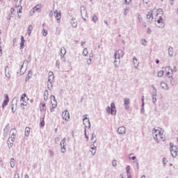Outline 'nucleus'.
Here are the masks:
<instances>
[{"label": "nucleus", "mask_w": 178, "mask_h": 178, "mask_svg": "<svg viewBox=\"0 0 178 178\" xmlns=\"http://www.w3.org/2000/svg\"><path fill=\"white\" fill-rule=\"evenodd\" d=\"M155 20L157 27L162 28L165 26V15L163 9L159 8L156 10Z\"/></svg>", "instance_id": "1"}, {"label": "nucleus", "mask_w": 178, "mask_h": 178, "mask_svg": "<svg viewBox=\"0 0 178 178\" xmlns=\"http://www.w3.org/2000/svg\"><path fill=\"white\" fill-rule=\"evenodd\" d=\"M163 133L164 131L162 128L156 127L154 128L152 130L153 137L156 141H161V140H162V141H165V140H166Z\"/></svg>", "instance_id": "2"}, {"label": "nucleus", "mask_w": 178, "mask_h": 178, "mask_svg": "<svg viewBox=\"0 0 178 178\" xmlns=\"http://www.w3.org/2000/svg\"><path fill=\"white\" fill-rule=\"evenodd\" d=\"M11 15H8L7 17V20H10L13 16H15V15H17V18L20 19L22 17V15H20V13H22L23 12V7L20 6L19 4H16L15 7L11 8L10 10Z\"/></svg>", "instance_id": "3"}, {"label": "nucleus", "mask_w": 178, "mask_h": 178, "mask_svg": "<svg viewBox=\"0 0 178 178\" xmlns=\"http://www.w3.org/2000/svg\"><path fill=\"white\" fill-rule=\"evenodd\" d=\"M20 101L21 102H22L21 103L20 106L22 109H24V107L27 106V102L29 101L27 95H26V94L24 93L20 98Z\"/></svg>", "instance_id": "4"}, {"label": "nucleus", "mask_w": 178, "mask_h": 178, "mask_svg": "<svg viewBox=\"0 0 178 178\" xmlns=\"http://www.w3.org/2000/svg\"><path fill=\"white\" fill-rule=\"evenodd\" d=\"M83 122L86 129H89V127H90L91 123L90 122V119H88V115L87 114L83 116Z\"/></svg>", "instance_id": "5"}, {"label": "nucleus", "mask_w": 178, "mask_h": 178, "mask_svg": "<svg viewBox=\"0 0 178 178\" xmlns=\"http://www.w3.org/2000/svg\"><path fill=\"white\" fill-rule=\"evenodd\" d=\"M51 102L52 108H50V112H54L55 108H56V106H58V103L56 102L55 96H54V95L51 96Z\"/></svg>", "instance_id": "6"}, {"label": "nucleus", "mask_w": 178, "mask_h": 178, "mask_svg": "<svg viewBox=\"0 0 178 178\" xmlns=\"http://www.w3.org/2000/svg\"><path fill=\"white\" fill-rule=\"evenodd\" d=\"M171 155L173 158H176L178 155V149L177 146H171L170 147Z\"/></svg>", "instance_id": "7"}, {"label": "nucleus", "mask_w": 178, "mask_h": 178, "mask_svg": "<svg viewBox=\"0 0 178 178\" xmlns=\"http://www.w3.org/2000/svg\"><path fill=\"white\" fill-rule=\"evenodd\" d=\"M54 16L57 23H60V19H62V13L58 10L54 11Z\"/></svg>", "instance_id": "8"}, {"label": "nucleus", "mask_w": 178, "mask_h": 178, "mask_svg": "<svg viewBox=\"0 0 178 178\" xmlns=\"http://www.w3.org/2000/svg\"><path fill=\"white\" fill-rule=\"evenodd\" d=\"M62 118L64 119V120H66L67 122H69V119H70V114L69 113V111H65L62 113Z\"/></svg>", "instance_id": "9"}, {"label": "nucleus", "mask_w": 178, "mask_h": 178, "mask_svg": "<svg viewBox=\"0 0 178 178\" xmlns=\"http://www.w3.org/2000/svg\"><path fill=\"white\" fill-rule=\"evenodd\" d=\"M39 109L40 112H46L47 111V104H45V102H40L39 105Z\"/></svg>", "instance_id": "10"}, {"label": "nucleus", "mask_w": 178, "mask_h": 178, "mask_svg": "<svg viewBox=\"0 0 178 178\" xmlns=\"http://www.w3.org/2000/svg\"><path fill=\"white\" fill-rule=\"evenodd\" d=\"M61 152L64 154L66 152V138H64L60 142Z\"/></svg>", "instance_id": "11"}, {"label": "nucleus", "mask_w": 178, "mask_h": 178, "mask_svg": "<svg viewBox=\"0 0 178 178\" xmlns=\"http://www.w3.org/2000/svg\"><path fill=\"white\" fill-rule=\"evenodd\" d=\"M123 50L119 49L115 53V59H120L122 56H123Z\"/></svg>", "instance_id": "12"}, {"label": "nucleus", "mask_w": 178, "mask_h": 178, "mask_svg": "<svg viewBox=\"0 0 178 178\" xmlns=\"http://www.w3.org/2000/svg\"><path fill=\"white\" fill-rule=\"evenodd\" d=\"M124 105L125 106V109H129V108H130V99L124 98Z\"/></svg>", "instance_id": "13"}, {"label": "nucleus", "mask_w": 178, "mask_h": 178, "mask_svg": "<svg viewBox=\"0 0 178 178\" xmlns=\"http://www.w3.org/2000/svg\"><path fill=\"white\" fill-rule=\"evenodd\" d=\"M146 17L149 20H152L154 19V11L152 10L149 11L146 15Z\"/></svg>", "instance_id": "14"}, {"label": "nucleus", "mask_w": 178, "mask_h": 178, "mask_svg": "<svg viewBox=\"0 0 178 178\" xmlns=\"http://www.w3.org/2000/svg\"><path fill=\"white\" fill-rule=\"evenodd\" d=\"M111 113L112 115H116V106H115L114 103H111Z\"/></svg>", "instance_id": "15"}, {"label": "nucleus", "mask_w": 178, "mask_h": 178, "mask_svg": "<svg viewBox=\"0 0 178 178\" xmlns=\"http://www.w3.org/2000/svg\"><path fill=\"white\" fill-rule=\"evenodd\" d=\"M9 103V96L8 95H4V101L3 102V106H6Z\"/></svg>", "instance_id": "16"}, {"label": "nucleus", "mask_w": 178, "mask_h": 178, "mask_svg": "<svg viewBox=\"0 0 178 178\" xmlns=\"http://www.w3.org/2000/svg\"><path fill=\"white\" fill-rule=\"evenodd\" d=\"M119 134H124L126 133V128L124 127H120L118 129Z\"/></svg>", "instance_id": "17"}, {"label": "nucleus", "mask_w": 178, "mask_h": 178, "mask_svg": "<svg viewBox=\"0 0 178 178\" xmlns=\"http://www.w3.org/2000/svg\"><path fill=\"white\" fill-rule=\"evenodd\" d=\"M13 143H15V140H13V138H10L8 140V145L9 148H12V147H13Z\"/></svg>", "instance_id": "18"}, {"label": "nucleus", "mask_w": 178, "mask_h": 178, "mask_svg": "<svg viewBox=\"0 0 178 178\" xmlns=\"http://www.w3.org/2000/svg\"><path fill=\"white\" fill-rule=\"evenodd\" d=\"M41 4H38L35 7L33 8V12H40L41 10Z\"/></svg>", "instance_id": "19"}, {"label": "nucleus", "mask_w": 178, "mask_h": 178, "mask_svg": "<svg viewBox=\"0 0 178 178\" xmlns=\"http://www.w3.org/2000/svg\"><path fill=\"white\" fill-rule=\"evenodd\" d=\"M81 15L82 17H86V16H87V10H86V8H84V7L81 8Z\"/></svg>", "instance_id": "20"}, {"label": "nucleus", "mask_w": 178, "mask_h": 178, "mask_svg": "<svg viewBox=\"0 0 178 178\" xmlns=\"http://www.w3.org/2000/svg\"><path fill=\"white\" fill-rule=\"evenodd\" d=\"M48 80L50 83H52V81H54V72H49V79H48Z\"/></svg>", "instance_id": "21"}, {"label": "nucleus", "mask_w": 178, "mask_h": 178, "mask_svg": "<svg viewBox=\"0 0 178 178\" xmlns=\"http://www.w3.org/2000/svg\"><path fill=\"white\" fill-rule=\"evenodd\" d=\"M90 152L93 154L95 155V153L97 152V147L92 145L90 146Z\"/></svg>", "instance_id": "22"}, {"label": "nucleus", "mask_w": 178, "mask_h": 178, "mask_svg": "<svg viewBox=\"0 0 178 178\" xmlns=\"http://www.w3.org/2000/svg\"><path fill=\"white\" fill-rule=\"evenodd\" d=\"M24 37L22 36L21 37V42H20V49H23V48H24Z\"/></svg>", "instance_id": "23"}, {"label": "nucleus", "mask_w": 178, "mask_h": 178, "mask_svg": "<svg viewBox=\"0 0 178 178\" xmlns=\"http://www.w3.org/2000/svg\"><path fill=\"white\" fill-rule=\"evenodd\" d=\"M33 25H29L28 27V35L30 37V35H31V33L33 31Z\"/></svg>", "instance_id": "24"}, {"label": "nucleus", "mask_w": 178, "mask_h": 178, "mask_svg": "<svg viewBox=\"0 0 178 178\" xmlns=\"http://www.w3.org/2000/svg\"><path fill=\"white\" fill-rule=\"evenodd\" d=\"M71 24L72 27H77V21H76V19H74V18L72 19Z\"/></svg>", "instance_id": "25"}, {"label": "nucleus", "mask_w": 178, "mask_h": 178, "mask_svg": "<svg viewBox=\"0 0 178 178\" xmlns=\"http://www.w3.org/2000/svg\"><path fill=\"white\" fill-rule=\"evenodd\" d=\"M44 126H45V120H44V118H41L40 122V127H44Z\"/></svg>", "instance_id": "26"}, {"label": "nucleus", "mask_w": 178, "mask_h": 178, "mask_svg": "<svg viewBox=\"0 0 178 178\" xmlns=\"http://www.w3.org/2000/svg\"><path fill=\"white\" fill-rule=\"evenodd\" d=\"M10 134L11 136H13V137H15L16 136V134H17V131L16 130V129H12L10 130Z\"/></svg>", "instance_id": "27"}, {"label": "nucleus", "mask_w": 178, "mask_h": 178, "mask_svg": "<svg viewBox=\"0 0 178 178\" xmlns=\"http://www.w3.org/2000/svg\"><path fill=\"white\" fill-rule=\"evenodd\" d=\"M25 136H26V137L30 136V127L25 128Z\"/></svg>", "instance_id": "28"}, {"label": "nucleus", "mask_w": 178, "mask_h": 178, "mask_svg": "<svg viewBox=\"0 0 178 178\" xmlns=\"http://www.w3.org/2000/svg\"><path fill=\"white\" fill-rule=\"evenodd\" d=\"M44 98L45 101L48 100V97H49V93L48 92V90H45L44 92Z\"/></svg>", "instance_id": "29"}, {"label": "nucleus", "mask_w": 178, "mask_h": 178, "mask_svg": "<svg viewBox=\"0 0 178 178\" xmlns=\"http://www.w3.org/2000/svg\"><path fill=\"white\" fill-rule=\"evenodd\" d=\"M60 54H61V56H65V55L66 54V49H65V47L61 48Z\"/></svg>", "instance_id": "30"}, {"label": "nucleus", "mask_w": 178, "mask_h": 178, "mask_svg": "<svg viewBox=\"0 0 178 178\" xmlns=\"http://www.w3.org/2000/svg\"><path fill=\"white\" fill-rule=\"evenodd\" d=\"M83 56H87L88 55V49L87 48H85L83 49Z\"/></svg>", "instance_id": "31"}, {"label": "nucleus", "mask_w": 178, "mask_h": 178, "mask_svg": "<svg viewBox=\"0 0 178 178\" xmlns=\"http://www.w3.org/2000/svg\"><path fill=\"white\" fill-rule=\"evenodd\" d=\"M161 87H162V88H164V90H165V89L168 88V84H166V83H165V82H161Z\"/></svg>", "instance_id": "32"}, {"label": "nucleus", "mask_w": 178, "mask_h": 178, "mask_svg": "<svg viewBox=\"0 0 178 178\" xmlns=\"http://www.w3.org/2000/svg\"><path fill=\"white\" fill-rule=\"evenodd\" d=\"M32 76H33V74H31V72H29L28 73L27 76L26 77V81H27V80H30V79L31 78Z\"/></svg>", "instance_id": "33"}, {"label": "nucleus", "mask_w": 178, "mask_h": 178, "mask_svg": "<svg viewBox=\"0 0 178 178\" xmlns=\"http://www.w3.org/2000/svg\"><path fill=\"white\" fill-rule=\"evenodd\" d=\"M157 76L158 77H162V76H163V70L159 71L157 73Z\"/></svg>", "instance_id": "34"}, {"label": "nucleus", "mask_w": 178, "mask_h": 178, "mask_svg": "<svg viewBox=\"0 0 178 178\" xmlns=\"http://www.w3.org/2000/svg\"><path fill=\"white\" fill-rule=\"evenodd\" d=\"M133 60H134V64L135 65V66H138V60H137V58H136V57L134 58Z\"/></svg>", "instance_id": "35"}, {"label": "nucleus", "mask_w": 178, "mask_h": 178, "mask_svg": "<svg viewBox=\"0 0 178 178\" xmlns=\"http://www.w3.org/2000/svg\"><path fill=\"white\" fill-rule=\"evenodd\" d=\"M92 22H94V23H97V22H98V17L95 15H94L92 18Z\"/></svg>", "instance_id": "36"}, {"label": "nucleus", "mask_w": 178, "mask_h": 178, "mask_svg": "<svg viewBox=\"0 0 178 178\" xmlns=\"http://www.w3.org/2000/svg\"><path fill=\"white\" fill-rule=\"evenodd\" d=\"M92 60V56H90L89 59L87 60V64L88 65H91Z\"/></svg>", "instance_id": "37"}, {"label": "nucleus", "mask_w": 178, "mask_h": 178, "mask_svg": "<svg viewBox=\"0 0 178 178\" xmlns=\"http://www.w3.org/2000/svg\"><path fill=\"white\" fill-rule=\"evenodd\" d=\"M10 165H11L12 168H15V159H11Z\"/></svg>", "instance_id": "38"}, {"label": "nucleus", "mask_w": 178, "mask_h": 178, "mask_svg": "<svg viewBox=\"0 0 178 178\" xmlns=\"http://www.w3.org/2000/svg\"><path fill=\"white\" fill-rule=\"evenodd\" d=\"M42 35L44 36V37H47V35H48V31L45 29H43L42 30Z\"/></svg>", "instance_id": "39"}, {"label": "nucleus", "mask_w": 178, "mask_h": 178, "mask_svg": "<svg viewBox=\"0 0 178 178\" xmlns=\"http://www.w3.org/2000/svg\"><path fill=\"white\" fill-rule=\"evenodd\" d=\"M152 101H153L154 104H155V102H156V93L153 95Z\"/></svg>", "instance_id": "40"}, {"label": "nucleus", "mask_w": 178, "mask_h": 178, "mask_svg": "<svg viewBox=\"0 0 178 178\" xmlns=\"http://www.w3.org/2000/svg\"><path fill=\"white\" fill-rule=\"evenodd\" d=\"M129 159H131V161H136V156H134L133 154H131L129 156Z\"/></svg>", "instance_id": "41"}, {"label": "nucleus", "mask_w": 178, "mask_h": 178, "mask_svg": "<svg viewBox=\"0 0 178 178\" xmlns=\"http://www.w3.org/2000/svg\"><path fill=\"white\" fill-rule=\"evenodd\" d=\"M126 170L127 173H130V165L127 166Z\"/></svg>", "instance_id": "42"}, {"label": "nucleus", "mask_w": 178, "mask_h": 178, "mask_svg": "<svg viewBox=\"0 0 178 178\" xmlns=\"http://www.w3.org/2000/svg\"><path fill=\"white\" fill-rule=\"evenodd\" d=\"M118 165V163L116 161H113V166H116Z\"/></svg>", "instance_id": "43"}, {"label": "nucleus", "mask_w": 178, "mask_h": 178, "mask_svg": "<svg viewBox=\"0 0 178 178\" xmlns=\"http://www.w3.org/2000/svg\"><path fill=\"white\" fill-rule=\"evenodd\" d=\"M142 44L143 45H147V41H145V40H142Z\"/></svg>", "instance_id": "44"}, {"label": "nucleus", "mask_w": 178, "mask_h": 178, "mask_svg": "<svg viewBox=\"0 0 178 178\" xmlns=\"http://www.w3.org/2000/svg\"><path fill=\"white\" fill-rule=\"evenodd\" d=\"M106 111L108 113H111V107L108 106L106 108Z\"/></svg>", "instance_id": "45"}, {"label": "nucleus", "mask_w": 178, "mask_h": 178, "mask_svg": "<svg viewBox=\"0 0 178 178\" xmlns=\"http://www.w3.org/2000/svg\"><path fill=\"white\" fill-rule=\"evenodd\" d=\"M163 162L164 165H165V163L168 162V160H166V158L163 159Z\"/></svg>", "instance_id": "46"}, {"label": "nucleus", "mask_w": 178, "mask_h": 178, "mask_svg": "<svg viewBox=\"0 0 178 178\" xmlns=\"http://www.w3.org/2000/svg\"><path fill=\"white\" fill-rule=\"evenodd\" d=\"M49 16H50V17H52L54 16V11L49 12Z\"/></svg>", "instance_id": "47"}, {"label": "nucleus", "mask_w": 178, "mask_h": 178, "mask_svg": "<svg viewBox=\"0 0 178 178\" xmlns=\"http://www.w3.org/2000/svg\"><path fill=\"white\" fill-rule=\"evenodd\" d=\"M169 54L170 55V56H173V51L172 50H170Z\"/></svg>", "instance_id": "48"}, {"label": "nucleus", "mask_w": 178, "mask_h": 178, "mask_svg": "<svg viewBox=\"0 0 178 178\" xmlns=\"http://www.w3.org/2000/svg\"><path fill=\"white\" fill-rule=\"evenodd\" d=\"M14 177L19 178V174L18 173L15 174Z\"/></svg>", "instance_id": "49"}, {"label": "nucleus", "mask_w": 178, "mask_h": 178, "mask_svg": "<svg viewBox=\"0 0 178 178\" xmlns=\"http://www.w3.org/2000/svg\"><path fill=\"white\" fill-rule=\"evenodd\" d=\"M85 136H86V140L88 141V136H87V132H86V129H85Z\"/></svg>", "instance_id": "50"}, {"label": "nucleus", "mask_w": 178, "mask_h": 178, "mask_svg": "<svg viewBox=\"0 0 178 178\" xmlns=\"http://www.w3.org/2000/svg\"><path fill=\"white\" fill-rule=\"evenodd\" d=\"M126 3L129 4L131 2V0H125Z\"/></svg>", "instance_id": "51"}, {"label": "nucleus", "mask_w": 178, "mask_h": 178, "mask_svg": "<svg viewBox=\"0 0 178 178\" xmlns=\"http://www.w3.org/2000/svg\"><path fill=\"white\" fill-rule=\"evenodd\" d=\"M2 55V47L0 46V56Z\"/></svg>", "instance_id": "52"}, {"label": "nucleus", "mask_w": 178, "mask_h": 178, "mask_svg": "<svg viewBox=\"0 0 178 178\" xmlns=\"http://www.w3.org/2000/svg\"><path fill=\"white\" fill-rule=\"evenodd\" d=\"M147 33H148V34H149V33H151V29H147Z\"/></svg>", "instance_id": "53"}, {"label": "nucleus", "mask_w": 178, "mask_h": 178, "mask_svg": "<svg viewBox=\"0 0 178 178\" xmlns=\"http://www.w3.org/2000/svg\"><path fill=\"white\" fill-rule=\"evenodd\" d=\"M17 2V1H19V3H22V0H15Z\"/></svg>", "instance_id": "54"}, {"label": "nucleus", "mask_w": 178, "mask_h": 178, "mask_svg": "<svg viewBox=\"0 0 178 178\" xmlns=\"http://www.w3.org/2000/svg\"><path fill=\"white\" fill-rule=\"evenodd\" d=\"M142 102H144V96L142 97Z\"/></svg>", "instance_id": "55"}, {"label": "nucleus", "mask_w": 178, "mask_h": 178, "mask_svg": "<svg viewBox=\"0 0 178 178\" xmlns=\"http://www.w3.org/2000/svg\"><path fill=\"white\" fill-rule=\"evenodd\" d=\"M115 65L116 67H118V64H116V60H115Z\"/></svg>", "instance_id": "56"}, {"label": "nucleus", "mask_w": 178, "mask_h": 178, "mask_svg": "<svg viewBox=\"0 0 178 178\" xmlns=\"http://www.w3.org/2000/svg\"><path fill=\"white\" fill-rule=\"evenodd\" d=\"M25 178H29V175H26L25 176Z\"/></svg>", "instance_id": "57"}, {"label": "nucleus", "mask_w": 178, "mask_h": 178, "mask_svg": "<svg viewBox=\"0 0 178 178\" xmlns=\"http://www.w3.org/2000/svg\"><path fill=\"white\" fill-rule=\"evenodd\" d=\"M156 63H159V60H156Z\"/></svg>", "instance_id": "58"}, {"label": "nucleus", "mask_w": 178, "mask_h": 178, "mask_svg": "<svg viewBox=\"0 0 178 178\" xmlns=\"http://www.w3.org/2000/svg\"><path fill=\"white\" fill-rule=\"evenodd\" d=\"M120 176H121V178H124L122 175H121Z\"/></svg>", "instance_id": "59"}, {"label": "nucleus", "mask_w": 178, "mask_h": 178, "mask_svg": "<svg viewBox=\"0 0 178 178\" xmlns=\"http://www.w3.org/2000/svg\"><path fill=\"white\" fill-rule=\"evenodd\" d=\"M140 17H141V16H140V15H139V16H138V19H140Z\"/></svg>", "instance_id": "60"}, {"label": "nucleus", "mask_w": 178, "mask_h": 178, "mask_svg": "<svg viewBox=\"0 0 178 178\" xmlns=\"http://www.w3.org/2000/svg\"><path fill=\"white\" fill-rule=\"evenodd\" d=\"M56 31H58V29H56Z\"/></svg>", "instance_id": "61"}, {"label": "nucleus", "mask_w": 178, "mask_h": 178, "mask_svg": "<svg viewBox=\"0 0 178 178\" xmlns=\"http://www.w3.org/2000/svg\"><path fill=\"white\" fill-rule=\"evenodd\" d=\"M84 44V43H82V45Z\"/></svg>", "instance_id": "62"}, {"label": "nucleus", "mask_w": 178, "mask_h": 178, "mask_svg": "<svg viewBox=\"0 0 178 178\" xmlns=\"http://www.w3.org/2000/svg\"><path fill=\"white\" fill-rule=\"evenodd\" d=\"M172 1H173V0H171Z\"/></svg>", "instance_id": "63"}, {"label": "nucleus", "mask_w": 178, "mask_h": 178, "mask_svg": "<svg viewBox=\"0 0 178 178\" xmlns=\"http://www.w3.org/2000/svg\"><path fill=\"white\" fill-rule=\"evenodd\" d=\"M0 178H1V177H0Z\"/></svg>", "instance_id": "64"}]
</instances>
